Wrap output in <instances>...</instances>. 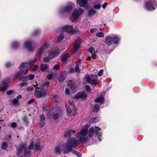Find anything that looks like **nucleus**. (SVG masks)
Segmentation results:
<instances>
[{
    "mask_svg": "<svg viewBox=\"0 0 157 157\" xmlns=\"http://www.w3.org/2000/svg\"><path fill=\"white\" fill-rule=\"evenodd\" d=\"M49 65L47 64H41L40 67V69L41 71H43L45 70L48 68Z\"/></svg>",
    "mask_w": 157,
    "mask_h": 157,
    "instance_id": "nucleus-27",
    "label": "nucleus"
},
{
    "mask_svg": "<svg viewBox=\"0 0 157 157\" xmlns=\"http://www.w3.org/2000/svg\"><path fill=\"white\" fill-rule=\"evenodd\" d=\"M59 67H60V66L59 64H56L54 66V67H53V69L54 70H57L58 69H59Z\"/></svg>",
    "mask_w": 157,
    "mask_h": 157,
    "instance_id": "nucleus-60",
    "label": "nucleus"
},
{
    "mask_svg": "<svg viewBox=\"0 0 157 157\" xmlns=\"http://www.w3.org/2000/svg\"><path fill=\"white\" fill-rule=\"evenodd\" d=\"M17 126V124L16 123L13 122L11 124V126L13 128H15Z\"/></svg>",
    "mask_w": 157,
    "mask_h": 157,
    "instance_id": "nucleus-59",
    "label": "nucleus"
},
{
    "mask_svg": "<svg viewBox=\"0 0 157 157\" xmlns=\"http://www.w3.org/2000/svg\"><path fill=\"white\" fill-rule=\"evenodd\" d=\"M64 38V35L63 33H61L59 36L58 37L57 40L58 41H60L63 40Z\"/></svg>",
    "mask_w": 157,
    "mask_h": 157,
    "instance_id": "nucleus-48",
    "label": "nucleus"
},
{
    "mask_svg": "<svg viewBox=\"0 0 157 157\" xmlns=\"http://www.w3.org/2000/svg\"><path fill=\"white\" fill-rule=\"evenodd\" d=\"M80 143L78 140L74 138H70L62 147L64 154H65L72 152L73 151V148L76 147Z\"/></svg>",
    "mask_w": 157,
    "mask_h": 157,
    "instance_id": "nucleus-1",
    "label": "nucleus"
},
{
    "mask_svg": "<svg viewBox=\"0 0 157 157\" xmlns=\"http://www.w3.org/2000/svg\"><path fill=\"white\" fill-rule=\"evenodd\" d=\"M35 149L37 151H39L41 149V147L40 144L38 143H36L35 144Z\"/></svg>",
    "mask_w": 157,
    "mask_h": 157,
    "instance_id": "nucleus-40",
    "label": "nucleus"
},
{
    "mask_svg": "<svg viewBox=\"0 0 157 157\" xmlns=\"http://www.w3.org/2000/svg\"><path fill=\"white\" fill-rule=\"evenodd\" d=\"M76 11L78 12V15H79V17L81 15H83L84 13L83 10L81 8L79 9Z\"/></svg>",
    "mask_w": 157,
    "mask_h": 157,
    "instance_id": "nucleus-46",
    "label": "nucleus"
},
{
    "mask_svg": "<svg viewBox=\"0 0 157 157\" xmlns=\"http://www.w3.org/2000/svg\"><path fill=\"white\" fill-rule=\"evenodd\" d=\"M24 154L25 157H29L31 155L30 151L28 150V147L24 150Z\"/></svg>",
    "mask_w": 157,
    "mask_h": 157,
    "instance_id": "nucleus-28",
    "label": "nucleus"
},
{
    "mask_svg": "<svg viewBox=\"0 0 157 157\" xmlns=\"http://www.w3.org/2000/svg\"><path fill=\"white\" fill-rule=\"evenodd\" d=\"M67 115L69 116H70L72 112L69 106L67 107Z\"/></svg>",
    "mask_w": 157,
    "mask_h": 157,
    "instance_id": "nucleus-39",
    "label": "nucleus"
},
{
    "mask_svg": "<svg viewBox=\"0 0 157 157\" xmlns=\"http://www.w3.org/2000/svg\"><path fill=\"white\" fill-rule=\"evenodd\" d=\"M75 133V130L70 129L68 130L67 132H65L64 135L65 137L67 138H70L71 136L74 134Z\"/></svg>",
    "mask_w": 157,
    "mask_h": 157,
    "instance_id": "nucleus-17",
    "label": "nucleus"
},
{
    "mask_svg": "<svg viewBox=\"0 0 157 157\" xmlns=\"http://www.w3.org/2000/svg\"><path fill=\"white\" fill-rule=\"evenodd\" d=\"M24 72V70H22L21 69L20 71H19L15 75V77L16 78H18L19 77V76L22 74Z\"/></svg>",
    "mask_w": 157,
    "mask_h": 157,
    "instance_id": "nucleus-36",
    "label": "nucleus"
},
{
    "mask_svg": "<svg viewBox=\"0 0 157 157\" xmlns=\"http://www.w3.org/2000/svg\"><path fill=\"white\" fill-rule=\"evenodd\" d=\"M19 101H18V100L16 98L14 99L13 100V101L12 102L13 104L15 105H16L18 103H19Z\"/></svg>",
    "mask_w": 157,
    "mask_h": 157,
    "instance_id": "nucleus-55",
    "label": "nucleus"
},
{
    "mask_svg": "<svg viewBox=\"0 0 157 157\" xmlns=\"http://www.w3.org/2000/svg\"><path fill=\"white\" fill-rule=\"evenodd\" d=\"M94 76L95 78L92 80L91 81V84L95 86L97 83V80L98 79V77L97 75H94Z\"/></svg>",
    "mask_w": 157,
    "mask_h": 157,
    "instance_id": "nucleus-26",
    "label": "nucleus"
},
{
    "mask_svg": "<svg viewBox=\"0 0 157 157\" xmlns=\"http://www.w3.org/2000/svg\"><path fill=\"white\" fill-rule=\"evenodd\" d=\"M40 31L37 29L35 30L32 34V36H35L37 35L39 33Z\"/></svg>",
    "mask_w": 157,
    "mask_h": 157,
    "instance_id": "nucleus-43",
    "label": "nucleus"
},
{
    "mask_svg": "<svg viewBox=\"0 0 157 157\" xmlns=\"http://www.w3.org/2000/svg\"><path fill=\"white\" fill-rule=\"evenodd\" d=\"M72 16L73 19L75 20L77 19L79 17L78 12L76 11H74L73 12L72 14Z\"/></svg>",
    "mask_w": 157,
    "mask_h": 157,
    "instance_id": "nucleus-29",
    "label": "nucleus"
},
{
    "mask_svg": "<svg viewBox=\"0 0 157 157\" xmlns=\"http://www.w3.org/2000/svg\"><path fill=\"white\" fill-rule=\"evenodd\" d=\"M81 42L79 40H76L74 43V50L75 52H77L78 51L81 47Z\"/></svg>",
    "mask_w": 157,
    "mask_h": 157,
    "instance_id": "nucleus-15",
    "label": "nucleus"
},
{
    "mask_svg": "<svg viewBox=\"0 0 157 157\" xmlns=\"http://www.w3.org/2000/svg\"><path fill=\"white\" fill-rule=\"evenodd\" d=\"M85 88L86 90L88 92H90L91 91V89L89 85H87L85 86Z\"/></svg>",
    "mask_w": 157,
    "mask_h": 157,
    "instance_id": "nucleus-53",
    "label": "nucleus"
},
{
    "mask_svg": "<svg viewBox=\"0 0 157 157\" xmlns=\"http://www.w3.org/2000/svg\"><path fill=\"white\" fill-rule=\"evenodd\" d=\"M54 75L53 74H51L47 75V78L49 80L51 79L53 77Z\"/></svg>",
    "mask_w": 157,
    "mask_h": 157,
    "instance_id": "nucleus-61",
    "label": "nucleus"
},
{
    "mask_svg": "<svg viewBox=\"0 0 157 157\" xmlns=\"http://www.w3.org/2000/svg\"><path fill=\"white\" fill-rule=\"evenodd\" d=\"M34 142L32 141L30 143V144L29 145L28 149L29 150H32L34 148Z\"/></svg>",
    "mask_w": 157,
    "mask_h": 157,
    "instance_id": "nucleus-49",
    "label": "nucleus"
},
{
    "mask_svg": "<svg viewBox=\"0 0 157 157\" xmlns=\"http://www.w3.org/2000/svg\"><path fill=\"white\" fill-rule=\"evenodd\" d=\"M76 2L80 7L85 8L87 7L88 2L87 0H76Z\"/></svg>",
    "mask_w": 157,
    "mask_h": 157,
    "instance_id": "nucleus-11",
    "label": "nucleus"
},
{
    "mask_svg": "<svg viewBox=\"0 0 157 157\" xmlns=\"http://www.w3.org/2000/svg\"><path fill=\"white\" fill-rule=\"evenodd\" d=\"M86 82L88 83H89L91 82V78L88 75L86 77Z\"/></svg>",
    "mask_w": 157,
    "mask_h": 157,
    "instance_id": "nucleus-58",
    "label": "nucleus"
},
{
    "mask_svg": "<svg viewBox=\"0 0 157 157\" xmlns=\"http://www.w3.org/2000/svg\"><path fill=\"white\" fill-rule=\"evenodd\" d=\"M36 86L35 89L40 90H43L44 89V84L39 86L38 85H36Z\"/></svg>",
    "mask_w": 157,
    "mask_h": 157,
    "instance_id": "nucleus-37",
    "label": "nucleus"
},
{
    "mask_svg": "<svg viewBox=\"0 0 157 157\" xmlns=\"http://www.w3.org/2000/svg\"><path fill=\"white\" fill-rule=\"evenodd\" d=\"M71 152L73 154L75 155L78 157H81L82 156V155L79 152L75 150H73Z\"/></svg>",
    "mask_w": 157,
    "mask_h": 157,
    "instance_id": "nucleus-38",
    "label": "nucleus"
},
{
    "mask_svg": "<svg viewBox=\"0 0 157 157\" xmlns=\"http://www.w3.org/2000/svg\"><path fill=\"white\" fill-rule=\"evenodd\" d=\"M10 81L8 78H6L3 79L1 82L0 85V90L3 93L6 90V89L8 86Z\"/></svg>",
    "mask_w": 157,
    "mask_h": 157,
    "instance_id": "nucleus-6",
    "label": "nucleus"
},
{
    "mask_svg": "<svg viewBox=\"0 0 157 157\" xmlns=\"http://www.w3.org/2000/svg\"><path fill=\"white\" fill-rule=\"evenodd\" d=\"M28 80L27 76L25 77H21L20 79V81H22L23 82L26 81Z\"/></svg>",
    "mask_w": 157,
    "mask_h": 157,
    "instance_id": "nucleus-52",
    "label": "nucleus"
},
{
    "mask_svg": "<svg viewBox=\"0 0 157 157\" xmlns=\"http://www.w3.org/2000/svg\"><path fill=\"white\" fill-rule=\"evenodd\" d=\"M100 130V129L98 127L95 126L94 128H90L89 130V137L90 138L92 137L93 134H95L96 136L98 135L99 136H101V132L98 133L99 131Z\"/></svg>",
    "mask_w": 157,
    "mask_h": 157,
    "instance_id": "nucleus-4",
    "label": "nucleus"
},
{
    "mask_svg": "<svg viewBox=\"0 0 157 157\" xmlns=\"http://www.w3.org/2000/svg\"><path fill=\"white\" fill-rule=\"evenodd\" d=\"M69 57V55L68 53L63 54L60 56L61 60L62 62H65L67 60Z\"/></svg>",
    "mask_w": 157,
    "mask_h": 157,
    "instance_id": "nucleus-23",
    "label": "nucleus"
},
{
    "mask_svg": "<svg viewBox=\"0 0 157 157\" xmlns=\"http://www.w3.org/2000/svg\"><path fill=\"white\" fill-rule=\"evenodd\" d=\"M8 144L7 142H4L2 144V148L4 150H6L8 147Z\"/></svg>",
    "mask_w": 157,
    "mask_h": 157,
    "instance_id": "nucleus-34",
    "label": "nucleus"
},
{
    "mask_svg": "<svg viewBox=\"0 0 157 157\" xmlns=\"http://www.w3.org/2000/svg\"><path fill=\"white\" fill-rule=\"evenodd\" d=\"M95 102L99 103L101 104H103L105 102V98L102 96L97 98L94 100Z\"/></svg>",
    "mask_w": 157,
    "mask_h": 157,
    "instance_id": "nucleus-20",
    "label": "nucleus"
},
{
    "mask_svg": "<svg viewBox=\"0 0 157 157\" xmlns=\"http://www.w3.org/2000/svg\"><path fill=\"white\" fill-rule=\"evenodd\" d=\"M37 61V59L36 58H35L34 60H29L28 62V65H32L34 64Z\"/></svg>",
    "mask_w": 157,
    "mask_h": 157,
    "instance_id": "nucleus-45",
    "label": "nucleus"
},
{
    "mask_svg": "<svg viewBox=\"0 0 157 157\" xmlns=\"http://www.w3.org/2000/svg\"><path fill=\"white\" fill-rule=\"evenodd\" d=\"M36 85H33V86H29L26 89V90L29 91H32L34 89H35L36 87Z\"/></svg>",
    "mask_w": 157,
    "mask_h": 157,
    "instance_id": "nucleus-41",
    "label": "nucleus"
},
{
    "mask_svg": "<svg viewBox=\"0 0 157 157\" xmlns=\"http://www.w3.org/2000/svg\"><path fill=\"white\" fill-rule=\"evenodd\" d=\"M78 64H77L76 66L75 67L74 71L77 73H79L80 72V69L78 66Z\"/></svg>",
    "mask_w": 157,
    "mask_h": 157,
    "instance_id": "nucleus-47",
    "label": "nucleus"
},
{
    "mask_svg": "<svg viewBox=\"0 0 157 157\" xmlns=\"http://www.w3.org/2000/svg\"><path fill=\"white\" fill-rule=\"evenodd\" d=\"M45 49V48L43 47V46H42L41 47H40L39 49V51H40V53L39 54V57L40 58H41V56L42 55V54L43 53V52H44V49Z\"/></svg>",
    "mask_w": 157,
    "mask_h": 157,
    "instance_id": "nucleus-31",
    "label": "nucleus"
},
{
    "mask_svg": "<svg viewBox=\"0 0 157 157\" xmlns=\"http://www.w3.org/2000/svg\"><path fill=\"white\" fill-rule=\"evenodd\" d=\"M52 60L50 57L48 56L45 57H44L43 62L45 63H47Z\"/></svg>",
    "mask_w": 157,
    "mask_h": 157,
    "instance_id": "nucleus-35",
    "label": "nucleus"
},
{
    "mask_svg": "<svg viewBox=\"0 0 157 157\" xmlns=\"http://www.w3.org/2000/svg\"><path fill=\"white\" fill-rule=\"evenodd\" d=\"M89 132L88 130L86 128H83L82 129L80 132H78L77 134V136H86L88 133Z\"/></svg>",
    "mask_w": 157,
    "mask_h": 157,
    "instance_id": "nucleus-16",
    "label": "nucleus"
},
{
    "mask_svg": "<svg viewBox=\"0 0 157 157\" xmlns=\"http://www.w3.org/2000/svg\"><path fill=\"white\" fill-rule=\"evenodd\" d=\"M103 71V69H101V70H100V71L98 72V75L99 76H101L102 75Z\"/></svg>",
    "mask_w": 157,
    "mask_h": 157,
    "instance_id": "nucleus-64",
    "label": "nucleus"
},
{
    "mask_svg": "<svg viewBox=\"0 0 157 157\" xmlns=\"http://www.w3.org/2000/svg\"><path fill=\"white\" fill-rule=\"evenodd\" d=\"M27 83H28L26 82H21L20 84V86L21 87H22L26 86Z\"/></svg>",
    "mask_w": 157,
    "mask_h": 157,
    "instance_id": "nucleus-63",
    "label": "nucleus"
},
{
    "mask_svg": "<svg viewBox=\"0 0 157 157\" xmlns=\"http://www.w3.org/2000/svg\"><path fill=\"white\" fill-rule=\"evenodd\" d=\"M104 35V33L102 32H99L96 33V36L98 37H101L103 36Z\"/></svg>",
    "mask_w": 157,
    "mask_h": 157,
    "instance_id": "nucleus-56",
    "label": "nucleus"
},
{
    "mask_svg": "<svg viewBox=\"0 0 157 157\" xmlns=\"http://www.w3.org/2000/svg\"><path fill=\"white\" fill-rule=\"evenodd\" d=\"M120 39L118 37L114 36L112 37L110 36H107L105 39V43L107 46H110L112 44L117 45L119 44Z\"/></svg>",
    "mask_w": 157,
    "mask_h": 157,
    "instance_id": "nucleus-2",
    "label": "nucleus"
},
{
    "mask_svg": "<svg viewBox=\"0 0 157 157\" xmlns=\"http://www.w3.org/2000/svg\"><path fill=\"white\" fill-rule=\"evenodd\" d=\"M77 138H78V140L79 142H80L82 144H85L86 143L88 140V137L86 136H77Z\"/></svg>",
    "mask_w": 157,
    "mask_h": 157,
    "instance_id": "nucleus-13",
    "label": "nucleus"
},
{
    "mask_svg": "<svg viewBox=\"0 0 157 157\" xmlns=\"http://www.w3.org/2000/svg\"><path fill=\"white\" fill-rule=\"evenodd\" d=\"M74 71V69L73 68H71L69 70L68 72V73L72 74L73 73Z\"/></svg>",
    "mask_w": 157,
    "mask_h": 157,
    "instance_id": "nucleus-62",
    "label": "nucleus"
},
{
    "mask_svg": "<svg viewBox=\"0 0 157 157\" xmlns=\"http://www.w3.org/2000/svg\"><path fill=\"white\" fill-rule=\"evenodd\" d=\"M60 52V50L58 47H56L48 53V56H49L52 59L56 56L58 55Z\"/></svg>",
    "mask_w": 157,
    "mask_h": 157,
    "instance_id": "nucleus-8",
    "label": "nucleus"
},
{
    "mask_svg": "<svg viewBox=\"0 0 157 157\" xmlns=\"http://www.w3.org/2000/svg\"><path fill=\"white\" fill-rule=\"evenodd\" d=\"M33 43L31 40L27 41L25 43L24 46L25 48L29 51L33 52L34 47L33 45Z\"/></svg>",
    "mask_w": 157,
    "mask_h": 157,
    "instance_id": "nucleus-9",
    "label": "nucleus"
},
{
    "mask_svg": "<svg viewBox=\"0 0 157 157\" xmlns=\"http://www.w3.org/2000/svg\"><path fill=\"white\" fill-rule=\"evenodd\" d=\"M55 151L56 153H59V155L60 154L61 152V151L60 150V148L59 146H57L56 147Z\"/></svg>",
    "mask_w": 157,
    "mask_h": 157,
    "instance_id": "nucleus-42",
    "label": "nucleus"
},
{
    "mask_svg": "<svg viewBox=\"0 0 157 157\" xmlns=\"http://www.w3.org/2000/svg\"><path fill=\"white\" fill-rule=\"evenodd\" d=\"M88 52L91 54V57L94 59L96 58L97 55L94 51V48L92 47H90L88 50Z\"/></svg>",
    "mask_w": 157,
    "mask_h": 157,
    "instance_id": "nucleus-18",
    "label": "nucleus"
},
{
    "mask_svg": "<svg viewBox=\"0 0 157 157\" xmlns=\"http://www.w3.org/2000/svg\"><path fill=\"white\" fill-rule=\"evenodd\" d=\"M19 46V43L18 42L15 41L13 42L12 45V46L13 48H18Z\"/></svg>",
    "mask_w": 157,
    "mask_h": 157,
    "instance_id": "nucleus-32",
    "label": "nucleus"
},
{
    "mask_svg": "<svg viewBox=\"0 0 157 157\" xmlns=\"http://www.w3.org/2000/svg\"><path fill=\"white\" fill-rule=\"evenodd\" d=\"M79 32V30L78 29V28H75L74 29H72V32L71 34H73L74 33H78Z\"/></svg>",
    "mask_w": 157,
    "mask_h": 157,
    "instance_id": "nucleus-50",
    "label": "nucleus"
},
{
    "mask_svg": "<svg viewBox=\"0 0 157 157\" xmlns=\"http://www.w3.org/2000/svg\"><path fill=\"white\" fill-rule=\"evenodd\" d=\"M36 89V91L35 93V95L36 98H41L45 96L47 94L46 91L44 90L41 91V90H37Z\"/></svg>",
    "mask_w": 157,
    "mask_h": 157,
    "instance_id": "nucleus-10",
    "label": "nucleus"
},
{
    "mask_svg": "<svg viewBox=\"0 0 157 157\" xmlns=\"http://www.w3.org/2000/svg\"><path fill=\"white\" fill-rule=\"evenodd\" d=\"M96 13V11L92 8L88 10L87 13V16L90 17H92Z\"/></svg>",
    "mask_w": 157,
    "mask_h": 157,
    "instance_id": "nucleus-22",
    "label": "nucleus"
},
{
    "mask_svg": "<svg viewBox=\"0 0 157 157\" xmlns=\"http://www.w3.org/2000/svg\"><path fill=\"white\" fill-rule=\"evenodd\" d=\"M61 114V112L60 110L59 109H57L56 111V113L52 116V117L54 120H57L59 117L60 116Z\"/></svg>",
    "mask_w": 157,
    "mask_h": 157,
    "instance_id": "nucleus-21",
    "label": "nucleus"
},
{
    "mask_svg": "<svg viewBox=\"0 0 157 157\" xmlns=\"http://www.w3.org/2000/svg\"><path fill=\"white\" fill-rule=\"evenodd\" d=\"M73 28V26L69 25H66L63 27V30L64 32H67L71 34Z\"/></svg>",
    "mask_w": 157,
    "mask_h": 157,
    "instance_id": "nucleus-14",
    "label": "nucleus"
},
{
    "mask_svg": "<svg viewBox=\"0 0 157 157\" xmlns=\"http://www.w3.org/2000/svg\"><path fill=\"white\" fill-rule=\"evenodd\" d=\"M23 122L24 124L26 125L28 124L29 122V118L27 117H25L23 118Z\"/></svg>",
    "mask_w": 157,
    "mask_h": 157,
    "instance_id": "nucleus-33",
    "label": "nucleus"
},
{
    "mask_svg": "<svg viewBox=\"0 0 157 157\" xmlns=\"http://www.w3.org/2000/svg\"><path fill=\"white\" fill-rule=\"evenodd\" d=\"M100 109V106L98 105H94V107H93V110L94 112L98 113L99 110Z\"/></svg>",
    "mask_w": 157,
    "mask_h": 157,
    "instance_id": "nucleus-30",
    "label": "nucleus"
},
{
    "mask_svg": "<svg viewBox=\"0 0 157 157\" xmlns=\"http://www.w3.org/2000/svg\"><path fill=\"white\" fill-rule=\"evenodd\" d=\"M100 119V117H96L90 119L89 121V122L90 124L97 122L99 121Z\"/></svg>",
    "mask_w": 157,
    "mask_h": 157,
    "instance_id": "nucleus-25",
    "label": "nucleus"
},
{
    "mask_svg": "<svg viewBox=\"0 0 157 157\" xmlns=\"http://www.w3.org/2000/svg\"><path fill=\"white\" fill-rule=\"evenodd\" d=\"M68 86L71 90L75 91L76 88L75 84V82L70 80L68 82Z\"/></svg>",
    "mask_w": 157,
    "mask_h": 157,
    "instance_id": "nucleus-19",
    "label": "nucleus"
},
{
    "mask_svg": "<svg viewBox=\"0 0 157 157\" xmlns=\"http://www.w3.org/2000/svg\"><path fill=\"white\" fill-rule=\"evenodd\" d=\"M66 77V75L64 73H61L59 77V82H63L65 79Z\"/></svg>",
    "mask_w": 157,
    "mask_h": 157,
    "instance_id": "nucleus-24",
    "label": "nucleus"
},
{
    "mask_svg": "<svg viewBox=\"0 0 157 157\" xmlns=\"http://www.w3.org/2000/svg\"><path fill=\"white\" fill-rule=\"evenodd\" d=\"M28 63L27 62H23L21 63V65H20V67H21V69L23 70L24 67H26L28 66Z\"/></svg>",
    "mask_w": 157,
    "mask_h": 157,
    "instance_id": "nucleus-44",
    "label": "nucleus"
},
{
    "mask_svg": "<svg viewBox=\"0 0 157 157\" xmlns=\"http://www.w3.org/2000/svg\"><path fill=\"white\" fill-rule=\"evenodd\" d=\"M73 6L74 4H71L62 7L59 11V13L63 14L71 12L73 8Z\"/></svg>",
    "mask_w": 157,
    "mask_h": 157,
    "instance_id": "nucleus-5",
    "label": "nucleus"
},
{
    "mask_svg": "<svg viewBox=\"0 0 157 157\" xmlns=\"http://www.w3.org/2000/svg\"><path fill=\"white\" fill-rule=\"evenodd\" d=\"M29 80H33L34 77L35 75L34 74H30L29 76H27Z\"/></svg>",
    "mask_w": 157,
    "mask_h": 157,
    "instance_id": "nucleus-51",
    "label": "nucleus"
},
{
    "mask_svg": "<svg viewBox=\"0 0 157 157\" xmlns=\"http://www.w3.org/2000/svg\"><path fill=\"white\" fill-rule=\"evenodd\" d=\"M155 4L157 5V2L155 1L152 0H149L147 1H146L144 5V7L145 10L148 11H151V10H155V8L154 7L153 4Z\"/></svg>",
    "mask_w": 157,
    "mask_h": 157,
    "instance_id": "nucleus-3",
    "label": "nucleus"
},
{
    "mask_svg": "<svg viewBox=\"0 0 157 157\" xmlns=\"http://www.w3.org/2000/svg\"><path fill=\"white\" fill-rule=\"evenodd\" d=\"M101 4H99L94 5V8L95 9L99 10L101 8Z\"/></svg>",
    "mask_w": 157,
    "mask_h": 157,
    "instance_id": "nucleus-54",
    "label": "nucleus"
},
{
    "mask_svg": "<svg viewBox=\"0 0 157 157\" xmlns=\"http://www.w3.org/2000/svg\"><path fill=\"white\" fill-rule=\"evenodd\" d=\"M27 147V144L26 143L23 144L22 142L19 145L17 149L18 154H20L23 149L25 150Z\"/></svg>",
    "mask_w": 157,
    "mask_h": 157,
    "instance_id": "nucleus-12",
    "label": "nucleus"
},
{
    "mask_svg": "<svg viewBox=\"0 0 157 157\" xmlns=\"http://www.w3.org/2000/svg\"><path fill=\"white\" fill-rule=\"evenodd\" d=\"M12 65L11 63L10 62H7L5 64L6 67L7 68H9L11 67Z\"/></svg>",
    "mask_w": 157,
    "mask_h": 157,
    "instance_id": "nucleus-57",
    "label": "nucleus"
},
{
    "mask_svg": "<svg viewBox=\"0 0 157 157\" xmlns=\"http://www.w3.org/2000/svg\"><path fill=\"white\" fill-rule=\"evenodd\" d=\"M87 98V94L83 91L79 92L76 94L74 96L75 99H78L79 98L85 100Z\"/></svg>",
    "mask_w": 157,
    "mask_h": 157,
    "instance_id": "nucleus-7",
    "label": "nucleus"
}]
</instances>
